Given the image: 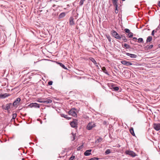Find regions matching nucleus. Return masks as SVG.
<instances>
[{"instance_id":"1a4fd4ad","label":"nucleus","mask_w":160,"mask_h":160,"mask_svg":"<svg viewBox=\"0 0 160 160\" xmlns=\"http://www.w3.org/2000/svg\"><path fill=\"white\" fill-rule=\"evenodd\" d=\"M9 96L8 93H5L4 94H0V98H4Z\"/></svg>"},{"instance_id":"dca6fc26","label":"nucleus","mask_w":160,"mask_h":160,"mask_svg":"<svg viewBox=\"0 0 160 160\" xmlns=\"http://www.w3.org/2000/svg\"><path fill=\"white\" fill-rule=\"evenodd\" d=\"M130 133L133 136H135V134L134 133V130L133 128H131L130 129Z\"/></svg>"},{"instance_id":"9d476101","label":"nucleus","mask_w":160,"mask_h":160,"mask_svg":"<svg viewBox=\"0 0 160 160\" xmlns=\"http://www.w3.org/2000/svg\"><path fill=\"white\" fill-rule=\"evenodd\" d=\"M12 105L11 103L7 104L6 105V106L5 107L4 106H2L3 108L5 109L8 110L10 108V106Z\"/></svg>"},{"instance_id":"4468645a","label":"nucleus","mask_w":160,"mask_h":160,"mask_svg":"<svg viewBox=\"0 0 160 160\" xmlns=\"http://www.w3.org/2000/svg\"><path fill=\"white\" fill-rule=\"evenodd\" d=\"M126 55L130 56L131 58H136L137 57V55L134 54H132L128 53H126Z\"/></svg>"},{"instance_id":"37998d69","label":"nucleus","mask_w":160,"mask_h":160,"mask_svg":"<svg viewBox=\"0 0 160 160\" xmlns=\"http://www.w3.org/2000/svg\"><path fill=\"white\" fill-rule=\"evenodd\" d=\"M118 0H113V1L114 2H118Z\"/></svg>"},{"instance_id":"7c9ffc66","label":"nucleus","mask_w":160,"mask_h":160,"mask_svg":"<svg viewBox=\"0 0 160 160\" xmlns=\"http://www.w3.org/2000/svg\"><path fill=\"white\" fill-rule=\"evenodd\" d=\"M113 89L115 91H117L119 89V88L118 87H115L113 88Z\"/></svg>"},{"instance_id":"58836bf2","label":"nucleus","mask_w":160,"mask_h":160,"mask_svg":"<svg viewBox=\"0 0 160 160\" xmlns=\"http://www.w3.org/2000/svg\"><path fill=\"white\" fill-rule=\"evenodd\" d=\"M154 30H153L152 32V35L153 36L154 35Z\"/></svg>"},{"instance_id":"6e6552de","label":"nucleus","mask_w":160,"mask_h":160,"mask_svg":"<svg viewBox=\"0 0 160 160\" xmlns=\"http://www.w3.org/2000/svg\"><path fill=\"white\" fill-rule=\"evenodd\" d=\"M121 63L122 64L126 65V66H131L132 65V63L125 60H123L121 61Z\"/></svg>"},{"instance_id":"7ed1b4c3","label":"nucleus","mask_w":160,"mask_h":160,"mask_svg":"<svg viewBox=\"0 0 160 160\" xmlns=\"http://www.w3.org/2000/svg\"><path fill=\"white\" fill-rule=\"evenodd\" d=\"M78 121L76 119H74L71 122L70 125L72 127L76 128L77 127Z\"/></svg>"},{"instance_id":"a211bd4d","label":"nucleus","mask_w":160,"mask_h":160,"mask_svg":"<svg viewBox=\"0 0 160 160\" xmlns=\"http://www.w3.org/2000/svg\"><path fill=\"white\" fill-rule=\"evenodd\" d=\"M152 39V38L151 36H148L146 42H150Z\"/></svg>"},{"instance_id":"9b49d317","label":"nucleus","mask_w":160,"mask_h":160,"mask_svg":"<svg viewBox=\"0 0 160 160\" xmlns=\"http://www.w3.org/2000/svg\"><path fill=\"white\" fill-rule=\"evenodd\" d=\"M52 100L50 99V98L44 99V103L48 104V103H51L52 102Z\"/></svg>"},{"instance_id":"6ab92c4d","label":"nucleus","mask_w":160,"mask_h":160,"mask_svg":"<svg viewBox=\"0 0 160 160\" xmlns=\"http://www.w3.org/2000/svg\"><path fill=\"white\" fill-rule=\"evenodd\" d=\"M65 12H62L59 15V18H63L65 16Z\"/></svg>"},{"instance_id":"2eb2a0df","label":"nucleus","mask_w":160,"mask_h":160,"mask_svg":"<svg viewBox=\"0 0 160 160\" xmlns=\"http://www.w3.org/2000/svg\"><path fill=\"white\" fill-rule=\"evenodd\" d=\"M69 23L71 25H73L74 24L73 18H70L69 19Z\"/></svg>"},{"instance_id":"e433bc0d","label":"nucleus","mask_w":160,"mask_h":160,"mask_svg":"<svg viewBox=\"0 0 160 160\" xmlns=\"http://www.w3.org/2000/svg\"><path fill=\"white\" fill-rule=\"evenodd\" d=\"M92 61L95 64H96V61L94 59L92 58Z\"/></svg>"},{"instance_id":"bb28decb","label":"nucleus","mask_w":160,"mask_h":160,"mask_svg":"<svg viewBox=\"0 0 160 160\" xmlns=\"http://www.w3.org/2000/svg\"><path fill=\"white\" fill-rule=\"evenodd\" d=\"M117 2H114L113 1V5L115 6V7H118Z\"/></svg>"},{"instance_id":"393cba45","label":"nucleus","mask_w":160,"mask_h":160,"mask_svg":"<svg viewBox=\"0 0 160 160\" xmlns=\"http://www.w3.org/2000/svg\"><path fill=\"white\" fill-rule=\"evenodd\" d=\"M106 154H108L111 153V151L110 149H107L105 151Z\"/></svg>"},{"instance_id":"c756f323","label":"nucleus","mask_w":160,"mask_h":160,"mask_svg":"<svg viewBox=\"0 0 160 160\" xmlns=\"http://www.w3.org/2000/svg\"><path fill=\"white\" fill-rule=\"evenodd\" d=\"M107 38L109 42L111 41V37L109 35L107 36Z\"/></svg>"},{"instance_id":"f8f14e48","label":"nucleus","mask_w":160,"mask_h":160,"mask_svg":"<svg viewBox=\"0 0 160 160\" xmlns=\"http://www.w3.org/2000/svg\"><path fill=\"white\" fill-rule=\"evenodd\" d=\"M21 100V99L20 98H18L17 99L14 101L13 103V105L15 106L16 105L18 104Z\"/></svg>"},{"instance_id":"423d86ee","label":"nucleus","mask_w":160,"mask_h":160,"mask_svg":"<svg viewBox=\"0 0 160 160\" xmlns=\"http://www.w3.org/2000/svg\"><path fill=\"white\" fill-rule=\"evenodd\" d=\"M95 127V124L92 122L89 123L87 126V129L88 130L91 129Z\"/></svg>"},{"instance_id":"ddd939ff","label":"nucleus","mask_w":160,"mask_h":160,"mask_svg":"<svg viewBox=\"0 0 160 160\" xmlns=\"http://www.w3.org/2000/svg\"><path fill=\"white\" fill-rule=\"evenodd\" d=\"M92 151L91 149H89L86 150L84 153V155L86 156H88L91 154V152Z\"/></svg>"},{"instance_id":"f704fd0d","label":"nucleus","mask_w":160,"mask_h":160,"mask_svg":"<svg viewBox=\"0 0 160 160\" xmlns=\"http://www.w3.org/2000/svg\"><path fill=\"white\" fill-rule=\"evenodd\" d=\"M124 47H126L127 48H128L129 47V45L127 44H124Z\"/></svg>"},{"instance_id":"a878e982","label":"nucleus","mask_w":160,"mask_h":160,"mask_svg":"<svg viewBox=\"0 0 160 160\" xmlns=\"http://www.w3.org/2000/svg\"><path fill=\"white\" fill-rule=\"evenodd\" d=\"M83 147V144L81 145L80 146L78 147L77 148V150H81L82 148Z\"/></svg>"},{"instance_id":"0eeeda50","label":"nucleus","mask_w":160,"mask_h":160,"mask_svg":"<svg viewBox=\"0 0 160 160\" xmlns=\"http://www.w3.org/2000/svg\"><path fill=\"white\" fill-rule=\"evenodd\" d=\"M154 128L157 131H158L160 130V124L154 123L153 125Z\"/></svg>"},{"instance_id":"72a5a7b5","label":"nucleus","mask_w":160,"mask_h":160,"mask_svg":"<svg viewBox=\"0 0 160 160\" xmlns=\"http://www.w3.org/2000/svg\"><path fill=\"white\" fill-rule=\"evenodd\" d=\"M75 158V156H72L69 158V160H73Z\"/></svg>"},{"instance_id":"c9c22d12","label":"nucleus","mask_w":160,"mask_h":160,"mask_svg":"<svg viewBox=\"0 0 160 160\" xmlns=\"http://www.w3.org/2000/svg\"><path fill=\"white\" fill-rule=\"evenodd\" d=\"M102 70H103V71L104 72H105V73H107L105 71H106V68H105V67H103L102 68Z\"/></svg>"},{"instance_id":"cd10ccee","label":"nucleus","mask_w":160,"mask_h":160,"mask_svg":"<svg viewBox=\"0 0 160 160\" xmlns=\"http://www.w3.org/2000/svg\"><path fill=\"white\" fill-rule=\"evenodd\" d=\"M129 37V38H131L133 36V33L131 32H129L128 34Z\"/></svg>"},{"instance_id":"c03bdc74","label":"nucleus","mask_w":160,"mask_h":160,"mask_svg":"<svg viewBox=\"0 0 160 160\" xmlns=\"http://www.w3.org/2000/svg\"><path fill=\"white\" fill-rule=\"evenodd\" d=\"M72 135H73V136L74 137H73V139L74 140L75 139V138L74 137V134H73Z\"/></svg>"},{"instance_id":"20e7f679","label":"nucleus","mask_w":160,"mask_h":160,"mask_svg":"<svg viewBox=\"0 0 160 160\" xmlns=\"http://www.w3.org/2000/svg\"><path fill=\"white\" fill-rule=\"evenodd\" d=\"M28 106L31 108L34 107L35 108H39V104L37 103H32L28 105Z\"/></svg>"},{"instance_id":"f257e3e1","label":"nucleus","mask_w":160,"mask_h":160,"mask_svg":"<svg viewBox=\"0 0 160 160\" xmlns=\"http://www.w3.org/2000/svg\"><path fill=\"white\" fill-rule=\"evenodd\" d=\"M68 114L69 115H71L73 117H76L77 116L76 110L74 108L70 110L68 112Z\"/></svg>"},{"instance_id":"5701e85b","label":"nucleus","mask_w":160,"mask_h":160,"mask_svg":"<svg viewBox=\"0 0 160 160\" xmlns=\"http://www.w3.org/2000/svg\"><path fill=\"white\" fill-rule=\"evenodd\" d=\"M138 42H142L143 43V39L142 38H139L138 39Z\"/></svg>"},{"instance_id":"49530a36","label":"nucleus","mask_w":160,"mask_h":160,"mask_svg":"<svg viewBox=\"0 0 160 160\" xmlns=\"http://www.w3.org/2000/svg\"><path fill=\"white\" fill-rule=\"evenodd\" d=\"M158 46L160 48V44H159Z\"/></svg>"},{"instance_id":"b1692460","label":"nucleus","mask_w":160,"mask_h":160,"mask_svg":"<svg viewBox=\"0 0 160 160\" xmlns=\"http://www.w3.org/2000/svg\"><path fill=\"white\" fill-rule=\"evenodd\" d=\"M17 116V114L16 113H13L12 114V119H14Z\"/></svg>"},{"instance_id":"4be33fe9","label":"nucleus","mask_w":160,"mask_h":160,"mask_svg":"<svg viewBox=\"0 0 160 160\" xmlns=\"http://www.w3.org/2000/svg\"><path fill=\"white\" fill-rule=\"evenodd\" d=\"M62 117H63L64 118L67 119H68V120L70 119L71 118H70L68 117L67 115H64V114H63V115H62Z\"/></svg>"},{"instance_id":"ea45409f","label":"nucleus","mask_w":160,"mask_h":160,"mask_svg":"<svg viewBox=\"0 0 160 160\" xmlns=\"http://www.w3.org/2000/svg\"><path fill=\"white\" fill-rule=\"evenodd\" d=\"M102 140V138H99L98 139V141L99 142H101Z\"/></svg>"},{"instance_id":"4c0bfd02","label":"nucleus","mask_w":160,"mask_h":160,"mask_svg":"<svg viewBox=\"0 0 160 160\" xmlns=\"http://www.w3.org/2000/svg\"><path fill=\"white\" fill-rule=\"evenodd\" d=\"M48 84L50 85H51L52 84V81H49L48 82Z\"/></svg>"},{"instance_id":"473e14b6","label":"nucleus","mask_w":160,"mask_h":160,"mask_svg":"<svg viewBox=\"0 0 160 160\" xmlns=\"http://www.w3.org/2000/svg\"><path fill=\"white\" fill-rule=\"evenodd\" d=\"M115 8V12L117 14L118 13V7H116Z\"/></svg>"},{"instance_id":"a18cd8bd","label":"nucleus","mask_w":160,"mask_h":160,"mask_svg":"<svg viewBox=\"0 0 160 160\" xmlns=\"http://www.w3.org/2000/svg\"><path fill=\"white\" fill-rule=\"evenodd\" d=\"M22 160H24V158H22Z\"/></svg>"},{"instance_id":"39448f33","label":"nucleus","mask_w":160,"mask_h":160,"mask_svg":"<svg viewBox=\"0 0 160 160\" xmlns=\"http://www.w3.org/2000/svg\"><path fill=\"white\" fill-rule=\"evenodd\" d=\"M112 34L113 37L117 39H120L121 38L119 35L115 31H112Z\"/></svg>"},{"instance_id":"412c9836","label":"nucleus","mask_w":160,"mask_h":160,"mask_svg":"<svg viewBox=\"0 0 160 160\" xmlns=\"http://www.w3.org/2000/svg\"><path fill=\"white\" fill-rule=\"evenodd\" d=\"M153 47V45H148L146 47V48H147L148 49H150L152 48Z\"/></svg>"},{"instance_id":"aec40b11","label":"nucleus","mask_w":160,"mask_h":160,"mask_svg":"<svg viewBox=\"0 0 160 160\" xmlns=\"http://www.w3.org/2000/svg\"><path fill=\"white\" fill-rule=\"evenodd\" d=\"M44 99H38L37 102L41 103H44Z\"/></svg>"},{"instance_id":"f03ea898","label":"nucleus","mask_w":160,"mask_h":160,"mask_svg":"<svg viewBox=\"0 0 160 160\" xmlns=\"http://www.w3.org/2000/svg\"><path fill=\"white\" fill-rule=\"evenodd\" d=\"M125 153L132 157H134L136 156L135 153L133 151H131L127 150L125 152Z\"/></svg>"},{"instance_id":"2f4dec72","label":"nucleus","mask_w":160,"mask_h":160,"mask_svg":"<svg viewBox=\"0 0 160 160\" xmlns=\"http://www.w3.org/2000/svg\"><path fill=\"white\" fill-rule=\"evenodd\" d=\"M125 32L127 33H128L130 32V30L128 29H125L124 30Z\"/></svg>"},{"instance_id":"de8ad7c7","label":"nucleus","mask_w":160,"mask_h":160,"mask_svg":"<svg viewBox=\"0 0 160 160\" xmlns=\"http://www.w3.org/2000/svg\"><path fill=\"white\" fill-rule=\"evenodd\" d=\"M125 0H122V1H124Z\"/></svg>"},{"instance_id":"a19ab883","label":"nucleus","mask_w":160,"mask_h":160,"mask_svg":"<svg viewBox=\"0 0 160 160\" xmlns=\"http://www.w3.org/2000/svg\"><path fill=\"white\" fill-rule=\"evenodd\" d=\"M133 40H137V38L136 37H134L133 38Z\"/></svg>"},{"instance_id":"c85d7f7f","label":"nucleus","mask_w":160,"mask_h":160,"mask_svg":"<svg viewBox=\"0 0 160 160\" xmlns=\"http://www.w3.org/2000/svg\"><path fill=\"white\" fill-rule=\"evenodd\" d=\"M85 0H81L80 2V5H83L84 3V2Z\"/></svg>"},{"instance_id":"79ce46f5","label":"nucleus","mask_w":160,"mask_h":160,"mask_svg":"<svg viewBox=\"0 0 160 160\" xmlns=\"http://www.w3.org/2000/svg\"><path fill=\"white\" fill-rule=\"evenodd\" d=\"M158 5L160 7V1H158Z\"/></svg>"},{"instance_id":"f3484780","label":"nucleus","mask_w":160,"mask_h":160,"mask_svg":"<svg viewBox=\"0 0 160 160\" xmlns=\"http://www.w3.org/2000/svg\"><path fill=\"white\" fill-rule=\"evenodd\" d=\"M58 64H59L61 67H62L64 69H67V68H66V67L62 63L60 62H58Z\"/></svg>"}]
</instances>
